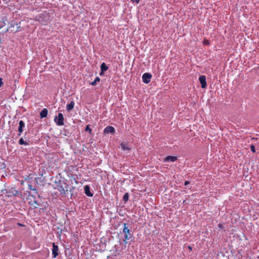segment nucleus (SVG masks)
Wrapping results in <instances>:
<instances>
[{
    "instance_id": "1",
    "label": "nucleus",
    "mask_w": 259,
    "mask_h": 259,
    "mask_svg": "<svg viewBox=\"0 0 259 259\" xmlns=\"http://www.w3.org/2000/svg\"><path fill=\"white\" fill-rule=\"evenodd\" d=\"M64 116L62 113H59L58 116H56L54 118V121L57 125L61 126L64 125Z\"/></svg>"
},
{
    "instance_id": "2",
    "label": "nucleus",
    "mask_w": 259,
    "mask_h": 259,
    "mask_svg": "<svg viewBox=\"0 0 259 259\" xmlns=\"http://www.w3.org/2000/svg\"><path fill=\"white\" fill-rule=\"evenodd\" d=\"M124 227L123 229V233L124 234V238L125 240H128L132 237V234L131 233L130 230L126 226V224H124Z\"/></svg>"
},
{
    "instance_id": "3",
    "label": "nucleus",
    "mask_w": 259,
    "mask_h": 259,
    "mask_svg": "<svg viewBox=\"0 0 259 259\" xmlns=\"http://www.w3.org/2000/svg\"><path fill=\"white\" fill-rule=\"evenodd\" d=\"M152 75L148 73H144L142 76L143 81L145 83H148L150 82Z\"/></svg>"
},
{
    "instance_id": "4",
    "label": "nucleus",
    "mask_w": 259,
    "mask_h": 259,
    "mask_svg": "<svg viewBox=\"0 0 259 259\" xmlns=\"http://www.w3.org/2000/svg\"><path fill=\"white\" fill-rule=\"evenodd\" d=\"M199 81L201 85V88L204 89L206 87V77L205 75H201L199 78Z\"/></svg>"
},
{
    "instance_id": "5",
    "label": "nucleus",
    "mask_w": 259,
    "mask_h": 259,
    "mask_svg": "<svg viewBox=\"0 0 259 259\" xmlns=\"http://www.w3.org/2000/svg\"><path fill=\"white\" fill-rule=\"evenodd\" d=\"M58 247L56 245H55V243H53V249H52V254L53 255V257L55 258L58 255Z\"/></svg>"
},
{
    "instance_id": "6",
    "label": "nucleus",
    "mask_w": 259,
    "mask_h": 259,
    "mask_svg": "<svg viewBox=\"0 0 259 259\" xmlns=\"http://www.w3.org/2000/svg\"><path fill=\"white\" fill-rule=\"evenodd\" d=\"M25 127V123L22 120H20L19 123V127H18V132L19 134L18 136H20L21 133L23 131V128Z\"/></svg>"
},
{
    "instance_id": "7",
    "label": "nucleus",
    "mask_w": 259,
    "mask_h": 259,
    "mask_svg": "<svg viewBox=\"0 0 259 259\" xmlns=\"http://www.w3.org/2000/svg\"><path fill=\"white\" fill-rule=\"evenodd\" d=\"M177 160V157L176 156H168L165 157L164 159V161L165 162H167L169 161L174 162Z\"/></svg>"
},
{
    "instance_id": "8",
    "label": "nucleus",
    "mask_w": 259,
    "mask_h": 259,
    "mask_svg": "<svg viewBox=\"0 0 259 259\" xmlns=\"http://www.w3.org/2000/svg\"><path fill=\"white\" fill-rule=\"evenodd\" d=\"M104 133L108 134V133H115V129L113 126H108L104 129Z\"/></svg>"
},
{
    "instance_id": "9",
    "label": "nucleus",
    "mask_w": 259,
    "mask_h": 259,
    "mask_svg": "<svg viewBox=\"0 0 259 259\" xmlns=\"http://www.w3.org/2000/svg\"><path fill=\"white\" fill-rule=\"evenodd\" d=\"M84 193L85 194L90 197L93 196V194L90 192V188L88 185H86L84 187Z\"/></svg>"
},
{
    "instance_id": "10",
    "label": "nucleus",
    "mask_w": 259,
    "mask_h": 259,
    "mask_svg": "<svg viewBox=\"0 0 259 259\" xmlns=\"http://www.w3.org/2000/svg\"><path fill=\"white\" fill-rule=\"evenodd\" d=\"M48 110L46 108L43 109L40 113V117L41 118H45L47 117L48 115Z\"/></svg>"
},
{
    "instance_id": "11",
    "label": "nucleus",
    "mask_w": 259,
    "mask_h": 259,
    "mask_svg": "<svg viewBox=\"0 0 259 259\" xmlns=\"http://www.w3.org/2000/svg\"><path fill=\"white\" fill-rule=\"evenodd\" d=\"M121 149L124 151H130L131 150V148L128 146V144L126 143H121L120 144Z\"/></svg>"
},
{
    "instance_id": "12",
    "label": "nucleus",
    "mask_w": 259,
    "mask_h": 259,
    "mask_svg": "<svg viewBox=\"0 0 259 259\" xmlns=\"http://www.w3.org/2000/svg\"><path fill=\"white\" fill-rule=\"evenodd\" d=\"M74 106V102L73 101H71L69 104H68L66 105V109L68 111L71 110Z\"/></svg>"
},
{
    "instance_id": "13",
    "label": "nucleus",
    "mask_w": 259,
    "mask_h": 259,
    "mask_svg": "<svg viewBox=\"0 0 259 259\" xmlns=\"http://www.w3.org/2000/svg\"><path fill=\"white\" fill-rule=\"evenodd\" d=\"M108 67L106 66L105 63H103L101 65V69L102 72H104L107 70Z\"/></svg>"
},
{
    "instance_id": "14",
    "label": "nucleus",
    "mask_w": 259,
    "mask_h": 259,
    "mask_svg": "<svg viewBox=\"0 0 259 259\" xmlns=\"http://www.w3.org/2000/svg\"><path fill=\"white\" fill-rule=\"evenodd\" d=\"M100 80V78L99 77H97L95 80L91 83V84L93 85H96L97 82H99Z\"/></svg>"
},
{
    "instance_id": "15",
    "label": "nucleus",
    "mask_w": 259,
    "mask_h": 259,
    "mask_svg": "<svg viewBox=\"0 0 259 259\" xmlns=\"http://www.w3.org/2000/svg\"><path fill=\"white\" fill-rule=\"evenodd\" d=\"M19 143L20 145H28L27 143L25 142L22 138H21L19 140Z\"/></svg>"
},
{
    "instance_id": "16",
    "label": "nucleus",
    "mask_w": 259,
    "mask_h": 259,
    "mask_svg": "<svg viewBox=\"0 0 259 259\" xmlns=\"http://www.w3.org/2000/svg\"><path fill=\"white\" fill-rule=\"evenodd\" d=\"M123 199L125 201H126L128 200V193H126L124 195L123 197Z\"/></svg>"
},
{
    "instance_id": "17",
    "label": "nucleus",
    "mask_w": 259,
    "mask_h": 259,
    "mask_svg": "<svg viewBox=\"0 0 259 259\" xmlns=\"http://www.w3.org/2000/svg\"><path fill=\"white\" fill-rule=\"evenodd\" d=\"M85 131H87V132H89L90 134H91V132H92V130L90 128V126L89 125H88L85 128Z\"/></svg>"
},
{
    "instance_id": "18",
    "label": "nucleus",
    "mask_w": 259,
    "mask_h": 259,
    "mask_svg": "<svg viewBox=\"0 0 259 259\" xmlns=\"http://www.w3.org/2000/svg\"><path fill=\"white\" fill-rule=\"evenodd\" d=\"M250 150L252 152H253V153L255 152V147L254 145H251Z\"/></svg>"
},
{
    "instance_id": "19",
    "label": "nucleus",
    "mask_w": 259,
    "mask_h": 259,
    "mask_svg": "<svg viewBox=\"0 0 259 259\" xmlns=\"http://www.w3.org/2000/svg\"><path fill=\"white\" fill-rule=\"evenodd\" d=\"M203 44L204 45H209V41L208 40L205 39L203 41Z\"/></svg>"
},
{
    "instance_id": "20",
    "label": "nucleus",
    "mask_w": 259,
    "mask_h": 259,
    "mask_svg": "<svg viewBox=\"0 0 259 259\" xmlns=\"http://www.w3.org/2000/svg\"><path fill=\"white\" fill-rule=\"evenodd\" d=\"M133 3L138 4L141 0H131Z\"/></svg>"
},
{
    "instance_id": "21",
    "label": "nucleus",
    "mask_w": 259,
    "mask_h": 259,
    "mask_svg": "<svg viewBox=\"0 0 259 259\" xmlns=\"http://www.w3.org/2000/svg\"><path fill=\"white\" fill-rule=\"evenodd\" d=\"M3 84V82L2 81V79L1 78H0V87Z\"/></svg>"
},
{
    "instance_id": "22",
    "label": "nucleus",
    "mask_w": 259,
    "mask_h": 259,
    "mask_svg": "<svg viewBox=\"0 0 259 259\" xmlns=\"http://www.w3.org/2000/svg\"><path fill=\"white\" fill-rule=\"evenodd\" d=\"M188 184H189V182L188 181H186L185 183V185H188Z\"/></svg>"
},
{
    "instance_id": "23",
    "label": "nucleus",
    "mask_w": 259,
    "mask_h": 259,
    "mask_svg": "<svg viewBox=\"0 0 259 259\" xmlns=\"http://www.w3.org/2000/svg\"><path fill=\"white\" fill-rule=\"evenodd\" d=\"M219 228H222V225L221 224H219Z\"/></svg>"
},
{
    "instance_id": "24",
    "label": "nucleus",
    "mask_w": 259,
    "mask_h": 259,
    "mask_svg": "<svg viewBox=\"0 0 259 259\" xmlns=\"http://www.w3.org/2000/svg\"><path fill=\"white\" fill-rule=\"evenodd\" d=\"M189 249H190V250L192 249L191 247L190 246H189Z\"/></svg>"
}]
</instances>
